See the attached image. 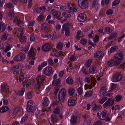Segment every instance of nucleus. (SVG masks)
Returning <instances> with one entry per match:
<instances>
[{
    "mask_svg": "<svg viewBox=\"0 0 125 125\" xmlns=\"http://www.w3.org/2000/svg\"><path fill=\"white\" fill-rule=\"evenodd\" d=\"M86 15L84 13L79 14L77 17L78 21L80 22H84L86 20Z\"/></svg>",
    "mask_w": 125,
    "mask_h": 125,
    "instance_id": "nucleus-13",
    "label": "nucleus"
},
{
    "mask_svg": "<svg viewBox=\"0 0 125 125\" xmlns=\"http://www.w3.org/2000/svg\"><path fill=\"white\" fill-rule=\"evenodd\" d=\"M42 101V104L43 107H47L49 104V100L46 97H44L43 98Z\"/></svg>",
    "mask_w": 125,
    "mask_h": 125,
    "instance_id": "nucleus-20",
    "label": "nucleus"
},
{
    "mask_svg": "<svg viewBox=\"0 0 125 125\" xmlns=\"http://www.w3.org/2000/svg\"><path fill=\"white\" fill-rule=\"evenodd\" d=\"M45 78L43 76L39 75L36 77V80L37 82L43 84L44 83Z\"/></svg>",
    "mask_w": 125,
    "mask_h": 125,
    "instance_id": "nucleus-16",
    "label": "nucleus"
},
{
    "mask_svg": "<svg viewBox=\"0 0 125 125\" xmlns=\"http://www.w3.org/2000/svg\"><path fill=\"white\" fill-rule=\"evenodd\" d=\"M6 29L5 26L3 25L1 22L0 21V32H2L5 31Z\"/></svg>",
    "mask_w": 125,
    "mask_h": 125,
    "instance_id": "nucleus-37",
    "label": "nucleus"
},
{
    "mask_svg": "<svg viewBox=\"0 0 125 125\" xmlns=\"http://www.w3.org/2000/svg\"><path fill=\"white\" fill-rule=\"evenodd\" d=\"M117 36V34L116 33H112L109 36L108 39L109 40H111L115 38Z\"/></svg>",
    "mask_w": 125,
    "mask_h": 125,
    "instance_id": "nucleus-30",
    "label": "nucleus"
},
{
    "mask_svg": "<svg viewBox=\"0 0 125 125\" xmlns=\"http://www.w3.org/2000/svg\"><path fill=\"white\" fill-rule=\"evenodd\" d=\"M77 117L74 115H73L71 117L70 122L71 125H74L77 121Z\"/></svg>",
    "mask_w": 125,
    "mask_h": 125,
    "instance_id": "nucleus-21",
    "label": "nucleus"
},
{
    "mask_svg": "<svg viewBox=\"0 0 125 125\" xmlns=\"http://www.w3.org/2000/svg\"><path fill=\"white\" fill-rule=\"evenodd\" d=\"M6 6L8 8L11 9L13 8L14 6L12 3L9 2L6 4Z\"/></svg>",
    "mask_w": 125,
    "mask_h": 125,
    "instance_id": "nucleus-53",
    "label": "nucleus"
},
{
    "mask_svg": "<svg viewBox=\"0 0 125 125\" xmlns=\"http://www.w3.org/2000/svg\"><path fill=\"white\" fill-rule=\"evenodd\" d=\"M92 92L90 91H87L85 92L84 96L85 97H87L91 96L92 94Z\"/></svg>",
    "mask_w": 125,
    "mask_h": 125,
    "instance_id": "nucleus-43",
    "label": "nucleus"
},
{
    "mask_svg": "<svg viewBox=\"0 0 125 125\" xmlns=\"http://www.w3.org/2000/svg\"><path fill=\"white\" fill-rule=\"evenodd\" d=\"M123 99L122 96L120 95H118L115 96V100L116 102H119Z\"/></svg>",
    "mask_w": 125,
    "mask_h": 125,
    "instance_id": "nucleus-41",
    "label": "nucleus"
},
{
    "mask_svg": "<svg viewBox=\"0 0 125 125\" xmlns=\"http://www.w3.org/2000/svg\"><path fill=\"white\" fill-rule=\"evenodd\" d=\"M34 102L30 100L27 103V106L26 109H32L31 108H33L32 109H36L37 107L36 106L33 105Z\"/></svg>",
    "mask_w": 125,
    "mask_h": 125,
    "instance_id": "nucleus-12",
    "label": "nucleus"
},
{
    "mask_svg": "<svg viewBox=\"0 0 125 125\" xmlns=\"http://www.w3.org/2000/svg\"><path fill=\"white\" fill-rule=\"evenodd\" d=\"M75 90L72 87H70L68 89V94L69 95L71 96H73L75 92Z\"/></svg>",
    "mask_w": 125,
    "mask_h": 125,
    "instance_id": "nucleus-25",
    "label": "nucleus"
},
{
    "mask_svg": "<svg viewBox=\"0 0 125 125\" xmlns=\"http://www.w3.org/2000/svg\"><path fill=\"white\" fill-rule=\"evenodd\" d=\"M14 21L16 22L17 25L19 26H22V21L20 20H19L18 18L14 19Z\"/></svg>",
    "mask_w": 125,
    "mask_h": 125,
    "instance_id": "nucleus-39",
    "label": "nucleus"
},
{
    "mask_svg": "<svg viewBox=\"0 0 125 125\" xmlns=\"http://www.w3.org/2000/svg\"><path fill=\"white\" fill-rule=\"evenodd\" d=\"M44 18L43 14H41L38 16L37 19L38 22H40L43 21Z\"/></svg>",
    "mask_w": 125,
    "mask_h": 125,
    "instance_id": "nucleus-32",
    "label": "nucleus"
},
{
    "mask_svg": "<svg viewBox=\"0 0 125 125\" xmlns=\"http://www.w3.org/2000/svg\"><path fill=\"white\" fill-rule=\"evenodd\" d=\"M26 38L24 36H21L20 39V41L22 44L25 43L26 42Z\"/></svg>",
    "mask_w": 125,
    "mask_h": 125,
    "instance_id": "nucleus-29",
    "label": "nucleus"
},
{
    "mask_svg": "<svg viewBox=\"0 0 125 125\" xmlns=\"http://www.w3.org/2000/svg\"><path fill=\"white\" fill-rule=\"evenodd\" d=\"M64 31L65 35L67 37H68L70 34V29L69 27L66 26H63V30H62V32H63Z\"/></svg>",
    "mask_w": 125,
    "mask_h": 125,
    "instance_id": "nucleus-19",
    "label": "nucleus"
},
{
    "mask_svg": "<svg viewBox=\"0 0 125 125\" xmlns=\"http://www.w3.org/2000/svg\"><path fill=\"white\" fill-rule=\"evenodd\" d=\"M120 2V0H115L112 3V6H116L119 4Z\"/></svg>",
    "mask_w": 125,
    "mask_h": 125,
    "instance_id": "nucleus-45",
    "label": "nucleus"
},
{
    "mask_svg": "<svg viewBox=\"0 0 125 125\" xmlns=\"http://www.w3.org/2000/svg\"><path fill=\"white\" fill-rule=\"evenodd\" d=\"M58 118V117L55 115H52L51 117L49 118L48 120L49 123L51 125H52L53 124L54 122L56 121Z\"/></svg>",
    "mask_w": 125,
    "mask_h": 125,
    "instance_id": "nucleus-17",
    "label": "nucleus"
},
{
    "mask_svg": "<svg viewBox=\"0 0 125 125\" xmlns=\"http://www.w3.org/2000/svg\"><path fill=\"white\" fill-rule=\"evenodd\" d=\"M66 83L68 84L72 85L73 83V81L72 78L71 77H68L66 80Z\"/></svg>",
    "mask_w": 125,
    "mask_h": 125,
    "instance_id": "nucleus-26",
    "label": "nucleus"
},
{
    "mask_svg": "<svg viewBox=\"0 0 125 125\" xmlns=\"http://www.w3.org/2000/svg\"><path fill=\"white\" fill-rule=\"evenodd\" d=\"M60 8L62 11L66 10V7L65 6L61 5L60 6Z\"/></svg>",
    "mask_w": 125,
    "mask_h": 125,
    "instance_id": "nucleus-62",
    "label": "nucleus"
},
{
    "mask_svg": "<svg viewBox=\"0 0 125 125\" xmlns=\"http://www.w3.org/2000/svg\"><path fill=\"white\" fill-rule=\"evenodd\" d=\"M66 90L65 89L63 88L60 90L58 94V98L60 101H63L66 96Z\"/></svg>",
    "mask_w": 125,
    "mask_h": 125,
    "instance_id": "nucleus-1",
    "label": "nucleus"
},
{
    "mask_svg": "<svg viewBox=\"0 0 125 125\" xmlns=\"http://www.w3.org/2000/svg\"><path fill=\"white\" fill-rule=\"evenodd\" d=\"M78 3L79 7L83 9H86L88 6L87 0H78Z\"/></svg>",
    "mask_w": 125,
    "mask_h": 125,
    "instance_id": "nucleus-2",
    "label": "nucleus"
},
{
    "mask_svg": "<svg viewBox=\"0 0 125 125\" xmlns=\"http://www.w3.org/2000/svg\"><path fill=\"white\" fill-rule=\"evenodd\" d=\"M91 107H92V109H99L102 107L101 105H96L95 101H93L90 104H87L86 109H90Z\"/></svg>",
    "mask_w": 125,
    "mask_h": 125,
    "instance_id": "nucleus-3",
    "label": "nucleus"
},
{
    "mask_svg": "<svg viewBox=\"0 0 125 125\" xmlns=\"http://www.w3.org/2000/svg\"><path fill=\"white\" fill-rule=\"evenodd\" d=\"M114 101L112 98H109L104 104V106L105 107H111L113 105Z\"/></svg>",
    "mask_w": 125,
    "mask_h": 125,
    "instance_id": "nucleus-11",
    "label": "nucleus"
},
{
    "mask_svg": "<svg viewBox=\"0 0 125 125\" xmlns=\"http://www.w3.org/2000/svg\"><path fill=\"white\" fill-rule=\"evenodd\" d=\"M110 0H105L104 1V0H102L101 1V5L104 6L105 3L106 5H108L110 3Z\"/></svg>",
    "mask_w": 125,
    "mask_h": 125,
    "instance_id": "nucleus-38",
    "label": "nucleus"
},
{
    "mask_svg": "<svg viewBox=\"0 0 125 125\" xmlns=\"http://www.w3.org/2000/svg\"><path fill=\"white\" fill-rule=\"evenodd\" d=\"M52 84L54 86H58L61 84L60 80L58 79L53 80L52 81Z\"/></svg>",
    "mask_w": 125,
    "mask_h": 125,
    "instance_id": "nucleus-24",
    "label": "nucleus"
},
{
    "mask_svg": "<svg viewBox=\"0 0 125 125\" xmlns=\"http://www.w3.org/2000/svg\"><path fill=\"white\" fill-rule=\"evenodd\" d=\"M82 70L83 74H90L89 71L87 70L85 68L83 67Z\"/></svg>",
    "mask_w": 125,
    "mask_h": 125,
    "instance_id": "nucleus-50",
    "label": "nucleus"
},
{
    "mask_svg": "<svg viewBox=\"0 0 125 125\" xmlns=\"http://www.w3.org/2000/svg\"><path fill=\"white\" fill-rule=\"evenodd\" d=\"M107 64L109 67H111L113 66H116L118 65V63L115 59H112L108 61Z\"/></svg>",
    "mask_w": 125,
    "mask_h": 125,
    "instance_id": "nucleus-9",
    "label": "nucleus"
},
{
    "mask_svg": "<svg viewBox=\"0 0 125 125\" xmlns=\"http://www.w3.org/2000/svg\"><path fill=\"white\" fill-rule=\"evenodd\" d=\"M58 54L57 51H56L53 50L52 52V56H57Z\"/></svg>",
    "mask_w": 125,
    "mask_h": 125,
    "instance_id": "nucleus-61",
    "label": "nucleus"
},
{
    "mask_svg": "<svg viewBox=\"0 0 125 125\" xmlns=\"http://www.w3.org/2000/svg\"><path fill=\"white\" fill-rule=\"evenodd\" d=\"M25 55L23 53H20L16 56L14 58V61L18 62L23 61L25 60Z\"/></svg>",
    "mask_w": 125,
    "mask_h": 125,
    "instance_id": "nucleus-6",
    "label": "nucleus"
},
{
    "mask_svg": "<svg viewBox=\"0 0 125 125\" xmlns=\"http://www.w3.org/2000/svg\"><path fill=\"white\" fill-rule=\"evenodd\" d=\"M90 73H91L92 74H94L97 72V69L94 65H92L89 69Z\"/></svg>",
    "mask_w": 125,
    "mask_h": 125,
    "instance_id": "nucleus-18",
    "label": "nucleus"
},
{
    "mask_svg": "<svg viewBox=\"0 0 125 125\" xmlns=\"http://www.w3.org/2000/svg\"><path fill=\"white\" fill-rule=\"evenodd\" d=\"M63 44V43L61 42H59L56 46V48L59 50H62Z\"/></svg>",
    "mask_w": 125,
    "mask_h": 125,
    "instance_id": "nucleus-36",
    "label": "nucleus"
},
{
    "mask_svg": "<svg viewBox=\"0 0 125 125\" xmlns=\"http://www.w3.org/2000/svg\"><path fill=\"white\" fill-rule=\"evenodd\" d=\"M118 47L117 46H115L112 47L110 49V52L111 53L113 52H114L117 51L118 50Z\"/></svg>",
    "mask_w": 125,
    "mask_h": 125,
    "instance_id": "nucleus-33",
    "label": "nucleus"
},
{
    "mask_svg": "<svg viewBox=\"0 0 125 125\" xmlns=\"http://www.w3.org/2000/svg\"><path fill=\"white\" fill-rule=\"evenodd\" d=\"M64 73V71L62 70L60 71L59 73V75L60 77H62L63 76Z\"/></svg>",
    "mask_w": 125,
    "mask_h": 125,
    "instance_id": "nucleus-63",
    "label": "nucleus"
},
{
    "mask_svg": "<svg viewBox=\"0 0 125 125\" xmlns=\"http://www.w3.org/2000/svg\"><path fill=\"white\" fill-rule=\"evenodd\" d=\"M42 84L37 82L35 83L34 85V87L36 89H37L39 90L41 88V86Z\"/></svg>",
    "mask_w": 125,
    "mask_h": 125,
    "instance_id": "nucleus-42",
    "label": "nucleus"
},
{
    "mask_svg": "<svg viewBox=\"0 0 125 125\" xmlns=\"http://www.w3.org/2000/svg\"><path fill=\"white\" fill-rule=\"evenodd\" d=\"M113 12L114 11L112 10L111 9H109L107 10L106 14L108 15H111L113 14Z\"/></svg>",
    "mask_w": 125,
    "mask_h": 125,
    "instance_id": "nucleus-46",
    "label": "nucleus"
},
{
    "mask_svg": "<svg viewBox=\"0 0 125 125\" xmlns=\"http://www.w3.org/2000/svg\"><path fill=\"white\" fill-rule=\"evenodd\" d=\"M103 56L104 53L102 51H97L94 54V57L95 58L101 59L103 58Z\"/></svg>",
    "mask_w": 125,
    "mask_h": 125,
    "instance_id": "nucleus-15",
    "label": "nucleus"
},
{
    "mask_svg": "<svg viewBox=\"0 0 125 125\" xmlns=\"http://www.w3.org/2000/svg\"><path fill=\"white\" fill-rule=\"evenodd\" d=\"M48 63L49 65L51 66L53 65L54 64L53 61L51 58L49 59L48 61Z\"/></svg>",
    "mask_w": 125,
    "mask_h": 125,
    "instance_id": "nucleus-55",
    "label": "nucleus"
},
{
    "mask_svg": "<svg viewBox=\"0 0 125 125\" xmlns=\"http://www.w3.org/2000/svg\"><path fill=\"white\" fill-rule=\"evenodd\" d=\"M92 62V60L91 59H89L85 64V65L86 67H89Z\"/></svg>",
    "mask_w": 125,
    "mask_h": 125,
    "instance_id": "nucleus-35",
    "label": "nucleus"
},
{
    "mask_svg": "<svg viewBox=\"0 0 125 125\" xmlns=\"http://www.w3.org/2000/svg\"><path fill=\"white\" fill-rule=\"evenodd\" d=\"M79 42L82 44L85 45L87 43V41L86 39L83 38L80 40Z\"/></svg>",
    "mask_w": 125,
    "mask_h": 125,
    "instance_id": "nucleus-40",
    "label": "nucleus"
},
{
    "mask_svg": "<svg viewBox=\"0 0 125 125\" xmlns=\"http://www.w3.org/2000/svg\"><path fill=\"white\" fill-rule=\"evenodd\" d=\"M51 50L50 45L48 43H46L42 47V51L43 52H46L50 51Z\"/></svg>",
    "mask_w": 125,
    "mask_h": 125,
    "instance_id": "nucleus-10",
    "label": "nucleus"
},
{
    "mask_svg": "<svg viewBox=\"0 0 125 125\" xmlns=\"http://www.w3.org/2000/svg\"><path fill=\"white\" fill-rule=\"evenodd\" d=\"M99 40V37L98 35H96L94 38V42L96 43L98 42Z\"/></svg>",
    "mask_w": 125,
    "mask_h": 125,
    "instance_id": "nucleus-54",
    "label": "nucleus"
},
{
    "mask_svg": "<svg viewBox=\"0 0 125 125\" xmlns=\"http://www.w3.org/2000/svg\"><path fill=\"white\" fill-rule=\"evenodd\" d=\"M76 103V101L74 99H69L68 101V104L69 106H73Z\"/></svg>",
    "mask_w": 125,
    "mask_h": 125,
    "instance_id": "nucleus-22",
    "label": "nucleus"
},
{
    "mask_svg": "<svg viewBox=\"0 0 125 125\" xmlns=\"http://www.w3.org/2000/svg\"><path fill=\"white\" fill-rule=\"evenodd\" d=\"M92 3V5L93 7H94L96 6L98 8L99 5L97 4V3L96 0H90Z\"/></svg>",
    "mask_w": 125,
    "mask_h": 125,
    "instance_id": "nucleus-34",
    "label": "nucleus"
},
{
    "mask_svg": "<svg viewBox=\"0 0 125 125\" xmlns=\"http://www.w3.org/2000/svg\"><path fill=\"white\" fill-rule=\"evenodd\" d=\"M28 97L29 99H31L33 96V93L31 92H30L28 93Z\"/></svg>",
    "mask_w": 125,
    "mask_h": 125,
    "instance_id": "nucleus-60",
    "label": "nucleus"
},
{
    "mask_svg": "<svg viewBox=\"0 0 125 125\" xmlns=\"http://www.w3.org/2000/svg\"><path fill=\"white\" fill-rule=\"evenodd\" d=\"M8 36V35L7 34L4 33L2 36L1 39L3 41H5L7 39Z\"/></svg>",
    "mask_w": 125,
    "mask_h": 125,
    "instance_id": "nucleus-49",
    "label": "nucleus"
},
{
    "mask_svg": "<svg viewBox=\"0 0 125 125\" xmlns=\"http://www.w3.org/2000/svg\"><path fill=\"white\" fill-rule=\"evenodd\" d=\"M24 77L23 73L22 72H21L19 76V80L21 81H23L24 80Z\"/></svg>",
    "mask_w": 125,
    "mask_h": 125,
    "instance_id": "nucleus-48",
    "label": "nucleus"
},
{
    "mask_svg": "<svg viewBox=\"0 0 125 125\" xmlns=\"http://www.w3.org/2000/svg\"><path fill=\"white\" fill-rule=\"evenodd\" d=\"M11 72L14 74H17L18 73L17 70L15 69H11L10 70Z\"/></svg>",
    "mask_w": 125,
    "mask_h": 125,
    "instance_id": "nucleus-64",
    "label": "nucleus"
},
{
    "mask_svg": "<svg viewBox=\"0 0 125 125\" xmlns=\"http://www.w3.org/2000/svg\"><path fill=\"white\" fill-rule=\"evenodd\" d=\"M34 33H32L30 36V40L31 41H35V39Z\"/></svg>",
    "mask_w": 125,
    "mask_h": 125,
    "instance_id": "nucleus-56",
    "label": "nucleus"
},
{
    "mask_svg": "<svg viewBox=\"0 0 125 125\" xmlns=\"http://www.w3.org/2000/svg\"><path fill=\"white\" fill-rule=\"evenodd\" d=\"M68 7L69 9L70 12H75L77 10V9L75 7H70V5H68Z\"/></svg>",
    "mask_w": 125,
    "mask_h": 125,
    "instance_id": "nucleus-28",
    "label": "nucleus"
},
{
    "mask_svg": "<svg viewBox=\"0 0 125 125\" xmlns=\"http://www.w3.org/2000/svg\"><path fill=\"white\" fill-rule=\"evenodd\" d=\"M107 99V97H104L99 100V103L100 104H102Z\"/></svg>",
    "mask_w": 125,
    "mask_h": 125,
    "instance_id": "nucleus-52",
    "label": "nucleus"
},
{
    "mask_svg": "<svg viewBox=\"0 0 125 125\" xmlns=\"http://www.w3.org/2000/svg\"><path fill=\"white\" fill-rule=\"evenodd\" d=\"M106 92L105 88L104 87H102L100 91V93L101 95H103L104 93Z\"/></svg>",
    "mask_w": 125,
    "mask_h": 125,
    "instance_id": "nucleus-57",
    "label": "nucleus"
},
{
    "mask_svg": "<svg viewBox=\"0 0 125 125\" xmlns=\"http://www.w3.org/2000/svg\"><path fill=\"white\" fill-rule=\"evenodd\" d=\"M52 67L47 66L43 69L44 73L45 75L51 76L52 74Z\"/></svg>",
    "mask_w": 125,
    "mask_h": 125,
    "instance_id": "nucleus-5",
    "label": "nucleus"
},
{
    "mask_svg": "<svg viewBox=\"0 0 125 125\" xmlns=\"http://www.w3.org/2000/svg\"><path fill=\"white\" fill-rule=\"evenodd\" d=\"M54 9H52L51 11L52 13V14L53 15V18H54L60 19L61 18L60 16L61 14V12L58 10L54 11Z\"/></svg>",
    "mask_w": 125,
    "mask_h": 125,
    "instance_id": "nucleus-8",
    "label": "nucleus"
},
{
    "mask_svg": "<svg viewBox=\"0 0 125 125\" xmlns=\"http://www.w3.org/2000/svg\"><path fill=\"white\" fill-rule=\"evenodd\" d=\"M108 112L106 110L103 111L100 114L99 118L102 120H104L108 115Z\"/></svg>",
    "mask_w": 125,
    "mask_h": 125,
    "instance_id": "nucleus-14",
    "label": "nucleus"
},
{
    "mask_svg": "<svg viewBox=\"0 0 125 125\" xmlns=\"http://www.w3.org/2000/svg\"><path fill=\"white\" fill-rule=\"evenodd\" d=\"M114 59L119 64L124 59L123 54L122 53H118L114 56Z\"/></svg>",
    "mask_w": 125,
    "mask_h": 125,
    "instance_id": "nucleus-4",
    "label": "nucleus"
},
{
    "mask_svg": "<svg viewBox=\"0 0 125 125\" xmlns=\"http://www.w3.org/2000/svg\"><path fill=\"white\" fill-rule=\"evenodd\" d=\"M105 30L106 32L111 33L112 31V29L109 27H106L105 28Z\"/></svg>",
    "mask_w": 125,
    "mask_h": 125,
    "instance_id": "nucleus-58",
    "label": "nucleus"
},
{
    "mask_svg": "<svg viewBox=\"0 0 125 125\" xmlns=\"http://www.w3.org/2000/svg\"><path fill=\"white\" fill-rule=\"evenodd\" d=\"M28 55L29 57H31L34 55V52L33 49L31 47L28 52Z\"/></svg>",
    "mask_w": 125,
    "mask_h": 125,
    "instance_id": "nucleus-31",
    "label": "nucleus"
},
{
    "mask_svg": "<svg viewBox=\"0 0 125 125\" xmlns=\"http://www.w3.org/2000/svg\"><path fill=\"white\" fill-rule=\"evenodd\" d=\"M25 91V89L24 87L21 88L20 90H18L15 92V93L18 95L22 96L24 94Z\"/></svg>",
    "mask_w": 125,
    "mask_h": 125,
    "instance_id": "nucleus-23",
    "label": "nucleus"
},
{
    "mask_svg": "<svg viewBox=\"0 0 125 125\" xmlns=\"http://www.w3.org/2000/svg\"><path fill=\"white\" fill-rule=\"evenodd\" d=\"M62 15L65 18H69L71 17V15L69 12H63L62 14Z\"/></svg>",
    "mask_w": 125,
    "mask_h": 125,
    "instance_id": "nucleus-44",
    "label": "nucleus"
},
{
    "mask_svg": "<svg viewBox=\"0 0 125 125\" xmlns=\"http://www.w3.org/2000/svg\"><path fill=\"white\" fill-rule=\"evenodd\" d=\"M78 93L79 95H81L83 92V88L82 87H80L77 89Z\"/></svg>",
    "mask_w": 125,
    "mask_h": 125,
    "instance_id": "nucleus-51",
    "label": "nucleus"
},
{
    "mask_svg": "<svg viewBox=\"0 0 125 125\" xmlns=\"http://www.w3.org/2000/svg\"><path fill=\"white\" fill-rule=\"evenodd\" d=\"M55 91L53 94L54 95H56L57 94V93L59 90V88L58 87H55L54 88Z\"/></svg>",
    "mask_w": 125,
    "mask_h": 125,
    "instance_id": "nucleus-59",
    "label": "nucleus"
},
{
    "mask_svg": "<svg viewBox=\"0 0 125 125\" xmlns=\"http://www.w3.org/2000/svg\"><path fill=\"white\" fill-rule=\"evenodd\" d=\"M122 76L120 73H118L115 74L113 76L111 80L113 82H116L121 81L122 78Z\"/></svg>",
    "mask_w": 125,
    "mask_h": 125,
    "instance_id": "nucleus-7",
    "label": "nucleus"
},
{
    "mask_svg": "<svg viewBox=\"0 0 125 125\" xmlns=\"http://www.w3.org/2000/svg\"><path fill=\"white\" fill-rule=\"evenodd\" d=\"M77 57L73 54L70 56L69 59L70 61L73 62L77 60Z\"/></svg>",
    "mask_w": 125,
    "mask_h": 125,
    "instance_id": "nucleus-27",
    "label": "nucleus"
},
{
    "mask_svg": "<svg viewBox=\"0 0 125 125\" xmlns=\"http://www.w3.org/2000/svg\"><path fill=\"white\" fill-rule=\"evenodd\" d=\"M7 86V84L5 83H4L2 84H1V91L2 92H4L6 89Z\"/></svg>",
    "mask_w": 125,
    "mask_h": 125,
    "instance_id": "nucleus-47",
    "label": "nucleus"
}]
</instances>
